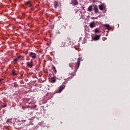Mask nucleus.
I'll list each match as a JSON object with an SVG mask.
<instances>
[{"instance_id":"nucleus-1","label":"nucleus","mask_w":130,"mask_h":130,"mask_svg":"<svg viewBox=\"0 0 130 130\" xmlns=\"http://www.w3.org/2000/svg\"><path fill=\"white\" fill-rule=\"evenodd\" d=\"M82 61V57H79L77 59V62L75 63V69L76 70H78L80 67V64H81V61Z\"/></svg>"},{"instance_id":"nucleus-2","label":"nucleus","mask_w":130,"mask_h":130,"mask_svg":"<svg viewBox=\"0 0 130 130\" xmlns=\"http://www.w3.org/2000/svg\"><path fill=\"white\" fill-rule=\"evenodd\" d=\"M92 7H93V9L94 11L95 14H97V13H98V12H99L98 6H97V5H93Z\"/></svg>"},{"instance_id":"nucleus-3","label":"nucleus","mask_w":130,"mask_h":130,"mask_svg":"<svg viewBox=\"0 0 130 130\" xmlns=\"http://www.w3.org/2000/svg\"><path fill=\"white\" fill-rule=\"evenodd\" d=\"M26 64L28 68H32L33 67V60H31L30 62H27Z\"/></svg>"},{"instance_id":"nucleus-4","label":"nucleus","mask_w":130,"mask_h":130,"mask_svg":"<svg viewBox=\"0 0 130 130\" xmlns=\"http://www.w3.org/2000/svg\"><path fill=\"white\" fill-rule=\"evenodd\" d=\"M29 56H30V57H32V58H34L35 59V58H36V54L31 52L29 53Z\"/></svg>"},{"instance_id":"nucleus-5","label":"nucleus","mask_w":130,"mask_h":130,"mask_svg":"<svg viewBox=\"0 0 130 130\" xmlns=\"http://www.w3.org/2000/svg\"><path fill=\"white\" fill-rule=\"evenodd\" d=\"M25 6H29V8H31V7H32V6L33 5L32 4V3H31L30 1H27V2H25Z\"/></svg>"},{"instance_id":"nucleus-6","label":"nucleus","mask_w":130,"mask_h":130,"mask_svg":"<svg viewBox=\"0 0 130 130\" xmlns=\"http://www.w3.org/2000/svg\"><path fill=\"white\" fill-rule=\"evenodd\" d=\"M95 26H96V24L94 22H91L89 23V26L90 27V28H94L95 27Z\"/></svg>"},{"instance_id":"nucleus-7","label":"nucleus","mask_w":130,"mask_h":130,"mask_svg":"<svg viewBox=\"0 0 130 130\" xmlns=\"http://www.w3.org/2000/svg\"><path fill=\"white\" fill-rule=\"evenodd\" d=\"M100 36H101V35H95L93 38V40H94V41L99 40V39H100Z\"/></svg>"},{"instance_id":"nucleus-8","label":"nucleus","mask_w":130,"mask_h":130,"mask_svg":"<svg viewBox=\"0 0 130 130\" xmlns=\"http://www.w3.org/2000/svg\"><path fill=\"white\" fill-rule=\"evenodd\" d=\"M73 3L74 5V6H78L79 5V2L77 0H73Z\"/></svg>"},{"instance_id":"nucleus-9","label":"nucleus","mask_w":130,"mask_h":130,"mask_svg":"<svg viewBox=\"0 0 130 130\" xmlns=\"http://www.w3.org/2000/svg\"><path fill=\"white\" fill-rule=\"evenodd\" d=\"M54 7L55 8V9H57V7H58V3L56 1H55L54 2Z\"/></svg>"},{"instance_id":"nucleus-10","label":"nucleus","mask_w":130,"mask_h":130,"mask_svg":"<svg viewBox=\"0 0 130 130\" xmlns=\"http://www.w3.org/2000/svg\"><path fill=\"white\" fill-rule=\"evenodd\" d=\"M92 8H93V6L92 5L91 6H89V7L87 9V11L88 12H92Z\"/></svg>"},{"instance_id":"nucleus-11","label":"nucleus","mask_w":130,"mask_h":130,"mask_svg":"<svg viewBox=\"0 0 130 130\" xmlns=\"http://www.w3.org/2000/svg\"><path fill=\"white\" fill-rule=\"evenodd\" d=\"M99 8L101 11L104 10V7L101 5H99Z\"/></svg>"},{"instance_id":"nucleus-12","label":"nucleus","mask_w":130,"mask_h":130,"mask_svg":"<svg viewBox=\"0 0 130 130\" xmlns=\"http://www.w3.org/2000/svg\"><path fill=\"white\" fill-rule=\"evenodd\" d=\"M104 26L108 30H109V28H110V25L109 24H105Z\"/></svg>"},{"instance_id":"nucleus-13","label":"nucleus","mask_w":130,"mask_h":130,"mask_svg":"<svg viewBox=\"0 0 130 130\" xmlns=\"http://www.w3.org/2000/svg\"><path fill=\"white\" fill-rule=\"evenodd\" d=\"M94 33H99L100 32V30L98 28H95L94 30H93Z\"/></svg>"},{"instance_id":"nucleus-14","label":"nucleus","mask_w":130,"mask_h":130,"mask_svg":"<svg viewBox=\"0 0 130 130\" xmlns=\"http://www.w3.org/2000/svg\"><path fill=\"white\" fill-rule=\"evenodd\" d=\"M63 89H64V87H62V86H60L59 87V92H61V91H62V90H63Z\"/></svg>"},{"instance_id":"nucleus-15","label":"nucleus","mask_w":130,"mask_h":130,"mask_svg":"<svg viewBox=\"0 0 130 130\" xmlns=\"http://www.w3.org/2000/svg\"><path fill=\"white\" fill-rule=\"evenodd\" d=\"M12 75H13V76H16V71H15V69L12 70Z\"/></svg>"},{"instance_id":"nucleus-16","label":"nucleus","mask_w":130,"mask_h":130,"mask_svg":"<svg viewBox=\"0 0 130 130\" xmlns=\"http://www.w3.org/2000/svg\"><path fill=\"white\" fill-rule=\"evenodd\" d=\"M6 122L7 123H12V119H7Z\"/></svg>"},{"instance_id":"nucleus-17","label":"nucleus","mask_w":130,"mask_h":130,"mask_svg":"<svg viewBox=\"0 0 130 130\" xmlns=\"http://www.w3.org/2000/svg\"><path fill=\"white\" fill-rule=\"evenodd\" d=\"M19 59H20V58L19 57H17V58H15L14 59V62H17V61H18V60H19Z\"/></svg>"},{"instance_id":"nucleus-18","label":"nucleus","mask_w":130,"mask_h":130,"mask_svg":"<svg viewBox=\"0 0 130 130\" xmlns=\"http://www.w3.org/2000/svg\"><path fill=\"white\" fill-rule=\"evenodd\" d=\"M53 70L55 74H56V73H57V71H56V68H55V67H54V66L53 67Z\"/></svg>"},{"instance_id":"nucleus-19","label":"nucleus","mask_w":130,"mask_h":130,"mask_svg":"<svg viewBox=\"0 0 130 130\" xmlns=\"http://www.w3.org/2000/svg\"><path fill=\"white\" fill-rule=\"evenodd\" d=\"M52 83H55V82H56V79H55V78H52Z\"/></svg>"},{"instance_id":"nucleus-20","label":"nucleus","mask_w":130,"mask_h":130,"mask_svg":"<svg viewBox=\"0 0 130 130\" xmlns=\"http://www.w3.org/2000/svg\"><path fill=\"white\" fill-rule=\"evenodd\" d=\"M69 67H70V68H73V63H69Z\"/></svg>"},{"instance_id":"nucleus-21","label":"nucleus","mask_w":130,"mask_h":130,"mask_svg":"<svg viewBox=\"0 0 130 130\" xmlns=\"http://www.w3.org/2000/svg\"><path fill=\"white\" fill-rule=\"evenodd\" d=\"M65 43L63 44V45H61V47H64Z\"/></svg>"},{"instance_id":"nucleus-22","label":"nucleus","mask_w":130,"mask_h":130,"mask_svg":"<svg viewBox=\"0 0 130 130\" xmlns=\"http://www.w3.org/2000/svg\"><path fill=\"white\" fill-rule=\"evenodd\" d=\"M3 81H4V79H0V82H2Z\"/></svg>"},{"instance_id":"nucleus-23","label":"nucleus","mask_w":130,"mask_h":130,"mask_svg":"<svg viewBox=\"0 0 130 130\" xmlns=\"http://www.w3.org/2000/svg\"><path fill=\"white\" fill-rule=\"evenodd\" d=\"M31 10H32V11H34V8H31Z\"/></svg>"},{"instance_id":"nucleus-24","label":"nucleus","mask_w":130,"mask_h":130,"mask_svg":"<svg viewBox=\"0 0 130 130\" xmlns=\"http://www.w3.org/2000/svg\"><path fill=\"white\" fill-rule=\"evenodd\" d=\"M4 108L7 107V105H5V106H3Z\"/></svg>"}]
</instances>
